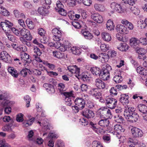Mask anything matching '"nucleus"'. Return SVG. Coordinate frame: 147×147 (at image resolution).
<instances>
[{"instance_id":"nucleus-1","label":"nucleus","mask_w":147,"mask_h":147,"mask_svg":"<svg viewBox=\"0 0 147 147\" xmlns=\"http://www.w3.org/2000/svg\"><path fill=\"white\" fill-rule=\"evenodd\" d=\"M117 102V100L112 97H107L105 98V104L107 107L111 109L115 108Z\"/></svg>"},{"instance_id":"nucleus-2","label":"nucleus","mask_w":147,"mask_h":147,"mask_svg":"<svg viewBox=\"0 0 147 147\" xmlns=\"http://www.w3.org/2000/svg\"><path fill=\"white\" fill-rule=\"evenodd\" d=\"M65 97V101L66 105L70 106L72 102L74 101V97L72 92H65L63 93Z\"/></svg>"},{"instance_id":"nucleus-3","label":"nucleus","mask_w":147,"mask_h":147,"mask_svg":"<svg viewBox=\"0 0 147 147\" xmlns=\"http://www.w3.org/2000/svg\"><path fill=\"white\" fill-rule=\"evenodd\" d=\"M57 7L55 8L56 10L62 16H65L67 14V11L64 9V6L61 1H58L56 3Z\"/></svg>"},{"instance_id":"nucleus-4","label":"nucleus","mask_w":147,"mask_h":147,"mask_svg":"<svg viewBox=\"0 0 147 147\" xmlns=\"http://www.w3.org/2000/svg\"><path fill=\"white\" fill-rule=\"evenodd\" d=\"M52 32L53 35V39L55 41H59L62 36V32L56 28H55L52 30Z\"/></svg>"},{"instance_id":"nucleus-5","label":"nucleus","mask_w":147,"mask_h":147,"mask_svg":"<svg viewBox=\"0 0 147 147\" xmlns=\"http://www.w3.org/2000/svg\"><path fill=\"white\" fill-rule=\"evenodd\" d=\"M20 36L25 38L27 40H31L32 39V36L29 31L24 28L20 29Z\"/></svg>"},{"instance_id":"nucleus-6","label":"nucleus","mask_w":147,"mask_h":147,"mask_svg":"<svg viewBox=\"0 0 147 147\" xmlns=\"http://www.w3.org/2000/svg\"><path fill=\"white\" fill-rule=\"evenodd\" d=\"M81 114L85 117L89 119L93 118L94 114L93 111L88 109L86 108L81 112Z\"/></svg>"},{"instance_id":"nucleus-7","label":"nucleus","mask_w":147,"mask_h":147,"mask_svg":"<svg viewBox=\"0 0 147 147\" xmlns=\"http://www.w3.org/2000/svg\"><path fill=\"white\" fill-rule=\"evenodd\" d=\"M131 131L132 136L135 137H141L143 134L142 131L136 127L132 128Z\"/></svg>"},{"instance_id":"nucleus-8","label":"nucleus","mask_w":147,"mask_h":147,"mask_svg":"<svg viewBox=\"0 0 147 147\" xmlns=\"http://www.w3.org/2000/svg\"><path fill=\"white\" fill-rule=\"evenodd\" d=\"M111 8L114 11L118 13H121L124 11V9L121 5L116 3H112L111 5Z\"/></svg>"},{"instance_id":"nucleus-9","label":"nucleus","mask_w":147,"mask_h":147,"mask_svg":"<svg viewBox=\"0 0 147 147\" xmlns=\"http://www.w3.org/2000/svg\"><path fill=\"white\" fill-rule=\"evenodd\" d=\"M125 108L123 114L125 117L128 116V115H131L135 113V109L133 107L126 105L125 106Z\"/></svg>"},{"instance_id":"nucleus-10","label":"nucleus","mask_w":147,"mask_h":147,"mask_svg":"<svg viewBox=\"0 0 147 147\" xmlns=\"http://www.w3.org/2000/svg\"><path fill=\"white\" fill-rule=\"evenodd\" d=\"M130 122L134 123L136 122L139 117L138 115L135 112L131 115L125 117Z\"/></svg>"},{"instance_id":"nucleus-11","label":"nucleus","mask_w":147,"mask_h":147,"mask_svg":"<svg viewBox=\"0 0 147 147\" xmlns=\"http://www.w3.org/2000/svg\"><path fill=\"white\" fill-rule=\"evenodd\" d=\"M13 24L8 21L6 20L5 22H2L1 23V26L2 29L5 33L6 32L7 29L11 28L13 26Z\"/></svg>"},{"instance_id":"nucleus-12","label":"nucleus","mask_w":147,"mask_h":147,"mask_svg":"<svg viewBox=\"0 0 147 147\" xmlns=\"http://www.w3.org/2000/svg\"><path fill=\"white\" fill-rule=\"evenodd\" d=\"M116 28L118 32L122 34H127L129 32V31L127 28L121 24L117 25Z\"/></svg>"},{"instance_id":"nucleus-13","label":"nucleus","mask_w":147,"mask_h":147,"mask_svg":"<svg viewBox=\"0 0 147 147\" xmlns=\"http://www.w3.org/2000/svg\"><path fill=\"white\" fill-rule=\"evenodd\" d=\"M91 18L98 23H101L103 21L102 16L98 13H94L91 15Z\"/></svg>"},{"instance_id":"nucleus-14","label":"nucleus","mask_w":147,"mask_h":147,"mask_svg":"<svg viewBox=\"0 0 147 147\" xmlns=\"http://www.w3.org/2000/svg\"><path fill=\"white\" fill-rule=\"evenodd\" d=\"M74 102L76 105L80 108L83 109L85 107V101L81 98H77L74 101Z\"/></svg>"},{"instance_id":"nucleus-15","label":"nucleus","mask_w":147,"mask_h":147,"mask_svg":"<svg viewBox=\"0 0 147 147\" xmlns=\"http://www.w3.org/2000/svg\"><path fill=\"white\" fill-rule=\"evenodd\" d=\"M67 69L72 73H74L76 75L79 74L80 71V68L77 67L76 65L69 66L67 67Z\"/></svg>"},{"instance_id":"nucleus-16","label":"nucleus","mask_w":147,"mask_h":147,"mask_svg":"<svg viewBox=\"0 0 147 147\" xmlns=\"http://www.w3.org/2000/svg\"><path fill=\"white\" fill-rule=\"evenodd\" d=\"M98 59L102 63L107 62L109 59V56L106 53H101L99 54L98 55Z\"/></svg>"},{"instance_id":"nucleus-17","label":"nucleus","mask_w":147,"mask_h":147,"mask_svg":"<svg viewBox=\"0 0 147 147\" xmlns=\"http://www.w3.org/2000/svg\"><path fill=\"white\" fill-rule=\"evenodd\" d=\"M139 43V40L135 37H132L130 39V44L133 48L135 49L138 47Z\"/></svg>"},{"instance_id":"nucleus-18","label":"nucleus","mask_w":147,"mask_h":147,"mask_svg":"<svg viewBox=\"0 0 147 147\" xmlns=\"http://www.w3.org/2000/svg\"><path fill=\"white\" fill-rule=\"evenodd\" d=\"M43 87L50 93H53L55 92L54 86L52 84L48 83H45L43 84Z\"/></svg>"},{"instance_id":"nucleus-19","label":"nucleus","mask_w":147,"mask_h":147,"mask_svg":"<svg viewBox=\"0 0 147 147\" xmlns=\"http://www.w3.org/2000/svg\"><path fill=\"white\" fill-rule=\"evenodd\" d=\"M30 56L27 53H23L21 55V58L22 61L28 64H29L31 62V60L30 58Z\"/></svg>"},{"instance_id":"nucleus-20","label":"nucleus","mask_w":147,"mask_h":147,"mask_svg":"<svg viewBox=\"0 0 147 147\" xmlns=\"http://www.w3.org/2000/svg\"><path fill=\"white\" fill-rule=\"evenodd\" d=\"M129 97L127 95L125 94H121L120 98V101L123 105H125L126 106V104L129 102Z\"/></svg>"},{"instance_id":"nucleus-21","label":"nucleus","mask_w":147,"mask_h":147,"mask_svg":"<svg viewBox=\"0 0 147 147\" xmlns=\"http://www.w3.org/2000/svg\"><path fill=\"white\" fill-rule=\"evenodd\" d=\"M95 85L99 89H104L105 87V84L99 78H97L95 80Z\"/></svg>"},{"instance_id":"nucleus-22","label":"nucleus","mask_w":147,"mask_h":147,"mask_svg":"<svg viewBox=\"0 0 147 147\" xmlns=\"http://www.w3.org/2000/svg\"><path fill=\"white\" fill-rule=\"evenodd\" d=\"M8 72L14 77L17 78L18 76L19 73L17 70L13 67H10L8 68Z\"/></svg>"},{"instance_id":"nucleus-23","label":"nucleus","mask_w":147,"mask_h":147,"mask_svg":"<svg viewBox=\"0 0 147 147\" xmlns=\"http://www.w3.org/2000/svg\"><path fill=\"white\" fill-rule=\"evenodd\" d=\"M109 123V121L106 119L100 120L98 122V124L104 128L107 127Z\"/></svg>"},{"instance_id":"nucleus-24","label":"nucleus","mask_w":147,"mask_h":147,"mask_svg":"<svg viewBox=\"0 0 147 147\" xmlns=\"http://www.w3.org/2000/svg\"><path fill=\"white\" fill-rule=\"evenodd\" d=\"M81 32L84 37L86 39H91L93 37V36L88 31L86 30H82Z\"/></svg>"},{"instance_id":"nucleus-25","label":"nucleus","mask_w":147,"mask_h":147,"mask_svg":"<svg viewBox=\"0 0 147 147\" xmlns=\"http://www.w3.org/2000/svg\"><path fill=\"white\" fill-rule=\"evenodd\" d=\"M13 122V121L12 120H11L10 123L6 125L3 127L2 128V130L5 131H12V127L13 126L12 123Z\"/></svg>"},{"instance_id":"nucleus-26","label":"nucleus","mask_w":147,"mask_h":147,"mask_svg":"<svg viewBox=\"0 0 147 147\" xmlns=\"http://www.w3.org/2000/svg\"><path fill=\"white\" fill-rule=\"evenodd\" d=\"M102 37L104 40L107 42H109L111 40L110 34L106 32H103L101 33Z\"/></svg>"},{"instance_id":"nucleus-27","label":"nucleus","mask_w":147,"mask_h":147,"mask_svg":"<svg viewBox=\"0 0 147 147\" xmlns=\"http://www.w3.org/2000/svg\"><path fill=\"white\" fill-rule=\"evenodd\" d=\"M121 23L123 24L126 26L129 30H131L134 29V26L132 23L129 22L127 20L124 19L121 21Z\"/></svg>"},{"instance_id":"nucleus-28","label":"nucleus","mask_w":147,"mask_h":147,"mask_svg":"<svg viewBox=\"0 0 147 147\" xmlns=\"http://www.w3.org/2000/svg\"><path fill=\"white\" fill-rule=\"evenodd\" d=\"M76 76L79 79H80L84 82H86L89 81L90 80V78L84 73L80 74V72L79 74L76 75Z\"/></svg>"},{"instance_id":"nucleus-29","label":"nucleus","mask_w":147,"mask_h":147,"mask_svg":"<svg viewBox=\"0 0 147 147\" xmlns=\"http://www.w3.org/2000/svg\"><path fill=\"white\" fill-rule=\"evenodd\" d=\"M90 71L94 75L99 76L101 72V70L99 68L94 67L91 68Z\"/></svg>"},{"instance_id":"nucleus-30","label":"nucleus","mask_w":147,"mask_h":147,"mask_svg":"<svg viewBox=\"0 0 147 147\" xmlns=\"http://www.w3.org/2000/svg\"><path fill=\"white\" fill-rule=\"evenodd\" d=\"M129 47L126 43H121L120 44V46L117 47V49L122 51H126L129 49Z\"/></svg>"},{"instance_id":"nucleus-31","label":"nucleus","mask_w":147,"mask_h":147,"mask_svg":"<svg viewBox=\"0 0 147 147\" xmlns=\"http://www.w3.org/2000/svg\"><path fill=\"white\" fill-rule=\"evenodd\" d=\"M94 8L95 9L99 11H103L105 10V7L104 5L101 4L95 3L94 5Z\"/></svg>"},{"instance_id":"nucleus-32","label":"nucleus","mask_w":147,"mask_h":147,"mask_svg":"<svg viewBox=\"0 0 147 147\" xmlns=\"http://www.w3.org/2000/svg\"><path fill=\"white\" fill-rule=\"evenodd\" d=\"M34 119V118H32L29 120H25L23 123V126L24 127H27L31 125L33 123Z\"/></svg>"},{"instance_id":"nucleus-33","label":"nucleus","mask_w":147,"mask_h":147,"mask_svg":"<svg viewBox=\"0 0 147 147\" xmlns=\"http://www.w3.org/2000/svg\"><path fill=\"white\" fill-rule=\"evenodd\" d=\"M138 107L139 111L142 114L147 113V107L145 105L140 104L138 105Z\"/></svg>"},{"instance_id":"nucleus-34","label":"nucleus","mask_w":147,"mask_h":147,"mask_svg":"<svg viewBox=\"0 0 147 147\" xmlns=\"http://www.w3.org/2000/svg\"><path fill=\"white\" fill-rule=\"evenodd\" d=\"M114 27L113 22L111 20H109L106 24V27L108 30L110 31L113 30Z\"/></svg>"},{"instance_id":"nucleus-35","label":"nucleus","mask_w":147,"mask_h":147,"mask_svg":"<svg viewBox=\"0 0 147 147\" xmlns=\"http://www.w3.org/2000/svg\"><path fill=\"white\" fill-rule=\"evenodd\" d=\"M38 11L40 14L44 16L48 12V10L47 9L42 7H39L38 9Z\"/></svg>"},{"instance_id":"nucleus-36","label":"nucleus","mask_w":147,"mask_h":147,"mask_svg":"<svg viewBox=\"0 0 147 147\" xmlns=\"http://www.w3.org/2000/svg\"><path fill=\"white\" fill-rule=\"evenodd\" d=\"M83 22L82 21H74L72 22V25L76 28L79 29L82 26Z\"/></svg>"},{"instance_id":"nucleus-37","label":"nucleus","mask_w":147,"mask_h":147,"mask_svg":"<svg viewBox=\"0 0 147 147\" xmlns=\"http://www.w3.org/2000/svg\"><path fill=\"white\" fill-rule=\"evenodd\" d=\"M110 74L108 73H104L103 72L101 71L99 77L102 80H107L109 78Z\"/></svg>"},{"instance_id":"nucleus-38","label":"nucleus","mask_w":147,"mask_h":147,"mask_svg":"<svg viewBox=\"0 0 147 147\" xmlns=\"http://www.w3.org/2000/svg\"><path fill=\"white\" fill-rule=\"evenodd\" d=\"M108 111V108H102L99 110V113L100 117L103 118H106V116Z\"/></svg>"},{"instance_id":"nucleus-39","label":"nucleus","mask_w":147,"mask_h":147,"mask_svg":"<svg viewBox=\"0 0 147 147\" xmlns=\"http://www.w3.org/2000/svg\"><path fill=\"white\" fill-rule=\"evenodd\" d=\"M5 34L8 39L13 42H15L17 41L15 37L13 35L10 34L8 32H5Z\"/></svg>"},{"instance_id":"nucleus-40","label":"nucleus","mask_w":147,"mask_h":147,"mask_svg":"<svg viewBox=\"0 0 147 147\" xmlns=\"http://www.w3.org/2000/svg\"><path fill=\"white\" fill-rule=\"evenodd\" d=\"M56 43L58 45V46L56 47H57V49H59V50L61 51L64 52L67 50L66 45L61 44L59 42H57Z\"/></svg>"},{"instance_id":"nucleus-41","label":"nucleus","mask_w":147,"mask_h":147,"mask_svg":"<svg viewBox=\"0 0 147 147\" xmlns=\"http://www.w3.org/2000/svg\"><path fill=\"white\" fill-rule=\"evenodd\" d=\"M130 9L132 12L135 15H138L140 13V10L134 7H130Z\"/></svg>"},{"instance_id":"nucleus-42","label":"nucleus","mask_w":147,"mask_h":147,"mask_svg":"<svg viewBox=\"0 0 147 147\" xmlns=\"http://www.w3.org/2000/svg\"><path fill=\"white\" fill-rule=\"evenodd\" d=\"M114 129L115 131H117V133H120L123 132L124 130L122 128L121 126L117 124L114 126Z\"/></svg>"},{"instance_id":"nucleus-43","label":"nucleus","mask_w":147,"mask_h":147,"mask_svg":"<svg viewBox=\"0 0 147 147\" xmlns=\"http://www.w3.org/2000/svg\"><path fill=\"white\" fill-rule=\"evenodd\" d=\"M71 50L73 54L78 55L80 53V49L78 47H73L71 48Z\"/></svg>"},{"instance_id":"nucleus-44","label":"nucleus","mask_w":147,"mask_h":147,"mask_svg":"<svg viewBox=\"0 0 147 147\" xmlns=\"http://www.w3.org/2000/svg\"><path fill=\"white\" fill-rule=\"evenodd\" d=\"M113 80L116 83H119L122 81V77L119 75H116L113 77Z\"/></svg>"},{"instance_id":"nucleus-45","label":"nucleus","mask_w":147,"mask_h":147,"mask_svg":"<svg viewBox=\"0 0 147 147\" xmlns=\"http://www.w3.org/2000/svg\"><path fill=\"white\" fill-rule=\"evenodd\" d=\"M26 24L28 28L30 29H32L34 28V25L31 20L30 19H27L26 21Z\"/></svg>"},{"instance_id":"nucleus-46","label":"nucleus","mask_w":147,"mask_h":147,"mask_svg":"<svg viewBox=\"0 0 147 147\" xmlns=\"http://www.w3.org/2000/svg\"><path fill=\"white\" fill-rule=\"evenodd\" d=\"M53 54L54 56L58 58H61L63 56V54L59 51H53Z\"/></svg>"},{"instance_id":"nucleus-47","label":"nucleus","mask_w":147,"mask_h":147,"mask_svg":"<svg viewBox=\"0 0 147 147\" xmlns=\"http://www.w3.org/2000/svg\"><path fill=\"white\" fill-rule=\"evenodd\" d=\"M42 130L43 131H45L47 130H49V125L48 123L46 121L44 122V121L42 122Z\"/></svg>"},{"instance_id":"nucleus-48","label":"nucleus","mask_w":147,"mask_h":147,"mask_svg":"<svg viewBox=\"0 0 147 147\" xmlns=\"http://www.w3.org/2000/svg\"><path fill=\"white\" fill-rule=\"evenodd\" d=\"M114 118L115 121L118 123H122L124 120L123 118L119 115L115 116Z\"/></svg>"},{"instance_id":"nucleus-49","label":"nucleus","mask_w":147,"mask_h":147,"mask_svg":"<svg viewBox=\"0 0 147 147\" xmlns=\"http://www.w3.org/2000/svg\"><path fill=\"white\" fill-rule=\"evenodd\" d=\"M11 30L12 32L16 35L20 36V30H19L18 29L13 27H11Z\"/></svg>"},{"instance_id":"nucleus-50","label":"nucleus","mask_w":147,"mask_h":147,"mask_svg":"<svg viewBox=\"0 0 147 147\" xmlns=\"http://www.w3.org/2000/svg\"><path fill=\"white\" fill-rule=\"evenodd\" d=\"M24 99L26 102V106L27 107H29L30 106V102L31 100L30 97L28 95H27L24 97Z\"/></svg>"},{"instance_id":"nucleus-51","label":"nucleus","mask_w":147,"mask_h":147,"mask_svg":"<svg viewBox=\"0 0 147 147\" xmlns=\"http://www.w3.org/2000/svg\"><path fill=\"white\" fill-rule=\"evenodd\" d=\"M8 54L6 52L3 51L0 54V58L1 59L4 61L7 57V56Z\"/></svg>"},{"instance_id":"nucleus-52","label":"nucleus","mask_w":147,"mask_h":147,"mask_svg":"<svg viewBox=\"0 0 147 147\" xmlns=\"http://www.w3.org/2000/svg\"><path fill=\"white\" fill-rule=\"evenodd\" d=\"M92 147H103L100 143L96 141H94L92 144Z\"/></svg>"},{"instance_id":"nucleus-53","label":"nucleus","mask_w":147,"mask_h":147,"mask_svg":"<svg viewBox=\"0 0 147 147\" xmlns=\"http://www.w3.org/2000/svg\"><path fill=\"white\" fill-rule=\"evenodd\" d=\"M135 49L136 52L138 53L139 54L144 55V53L145 51L144 49L142 48H138V47Z\"/></svg>"},{"instance_id":"nucleus-54","label":"nucleus","mask_w":147,"mask_h":147,"mask_svg":"<svg viewBox=\"0 0 147 147\" xmlns=\"http://www.w3.org/2000/svg\"><path fill=\"white\" fill-rule=\"evenodd\" d=\"M28 70H29L28 69L26 68L25 69H22L20 71V73H19V74L20 75L23 77H25L27 75V71Z\"/></svg>"},{"instance_id":"nucleus-55","label":"nucleus","mask_w":147,"mask_h":147,"mask_svg":"<svg viewBox=\"0 0 147 147\" xmlns=\"http://www.w3.org/2000/svg\"><path fill=\"white\" fill-rule=\"evenodd\" d=\"M24 115L22 113L18 114L17 115L16 120L19 122H21L23 121V116Z\"/></svg>"},{"instance_id":"nucleus-56","label":"nucleus","mask_w":147,"mask_h":147,"mask_svg":"<svg viewBox=\"0 0 147 147\" xmlns=\"http://www.w3.org/2000/svg\"><path fill=\"white\" fill-rule=\"evenodd\" d=\"M11 147L7 143H5V140H0V147Z\"/></svg>"},{"instance_id":"nucleus-57","label":"nucleus","mask_w":147,"mask_h":147,"mask_svg":"<svg viewBox=\"0 0 147 147\" xmlns=\"http://www.w3.org/2000/svg\"><path fill=\"white\" fill-rule=\"evenodd\" d=\"M34 53L36 54V55L37 56H40L42 53L40 51L39 49L37 47H34Z\"/></svg>"},{"instance_id":"nucleus-58","label":"nucleus","mask_w":147,"mask_h":147,"mask_svg":"<svg viewBox=\"0 0 147 147\" xmlns=\"http://www.w3.org/2000/svg\"><path fill=\"white\" fill-rule=\"evenodd\" d=\"M133 0H122V3L125 4H128L129 5L133 6L135 3L133 1Z\"/></svg>"},{"instance_id":"nucleus-59","label":"nucleus","mask_w":147,"mask_h":147,"mask_svg":"<svg viewBox=\"0 0 147 147\" xmlns=\"http://www.w3.org/2000/svg\"><path fill=\"white\" fill-rule=\"evenodd\" d=\"M100 48L101 50L103 51H107L109 48L108 46L105 44H102L100 46Z\"/></svg>"},{"instance_id":"nucleus-60","label":"nucleus","mask_w":147,"mask_h":147,"mask_svg":"<svg viewBox=\"0 0 147 147\" xmlns=\"http://www.w3.org/2000/svg\"><path fill=\"white\" fill-rule=\"evenodd\" d=\"M110 92L111 95H116L117 94V90L116 88L112 87L110 90Z\"/></svg>"},{"instance_id":"nucleus-61","label":"nucleus","mask_w":147,"mask_h":147,"mask_svg":"<svg viewBox=\"0 0 147 147\" xmlns=\"http://www.w3.org/2000/svg\"><path fill=\"white\" fill-rule=\"evenodd\" d=\"M46 32L45 30L43 28H41L38 29V34L41 36H44Z\"/></svg>"},{"instance_id":"nucleus-62","label":"nucleus","mask_w":147,"mask_h":147,"mask_svg":"<svg viewBox=\"0 0 147 147\" xmlns=\"http://www.w3.org/2000/svg\"><path fill=\"white\" fill-rule=\"evenodd\" d=\"M139 41V42L143 45H146L147 44V39L145 38H141Z\"/></svg>"},{"instance_id":"nucleus-63","label":"nucleus","mask_w":147,"mask_h":147,"mask_svg":"<svg viewBox=\"0 0 147 147\" xmlns=\"http://www.w3.org/2000/svg\"><path fill=\"white\" fill-rule=\"evenodd\" d=\"M116 37L118 40L123 42H125L126 40L125 38L123 37L119 34H117L116 35Z\"/></svg>"},{"instance_id":"nucleus-64","label":"nucleus","mask_w":147,"mask_h":147,"mask_svg":"<svg viewBox=\"0 0 147 147\" xmlns=\"http://www.w3.org/2000/svg\"><path fill=\"white\" fill-rule=\"evenodd\" d=\"M82 3L85 5L89 6L92 3L91 0H82Z\"/></svg>"}]
</instances>
